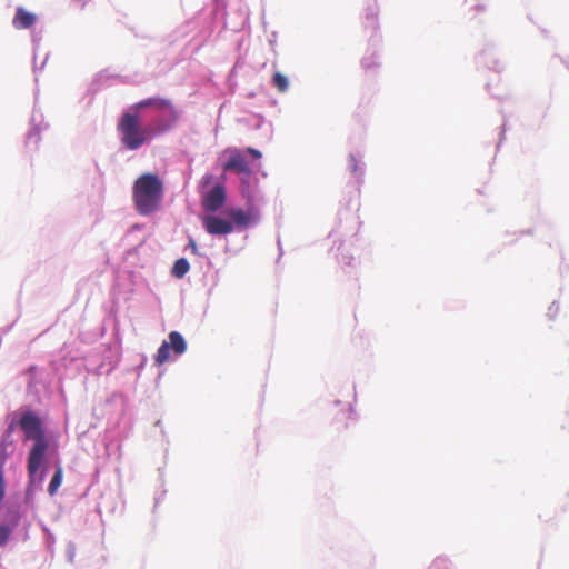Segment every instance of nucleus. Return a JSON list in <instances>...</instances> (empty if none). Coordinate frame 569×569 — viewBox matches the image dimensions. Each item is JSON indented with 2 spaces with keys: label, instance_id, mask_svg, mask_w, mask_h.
I'll list each match as a JSON object with an SVG mask.
<instances>
[{
  "label": "nucleus",
  "instance_id": "1",
  "mask_svg": "<svg viewBox=\"0 0 569 569\" xmlns=\"http://www.w3.org/2000/svg\"><path fill=\"white\" fill-rule=\"evenodd\" d=\"M163 183L154 173H143L132 187L134 208L140 216H149L160 209L163 198Z\"/></svg>",
  "mask_w": 569,
  "mask_h": 569
},
{
  "label": "nucleus",
  "instance_id": "2",
  "mask_svg": "<svg viewBox=\"0 0 569 569\" xmlns=\"http://www.w3.org/2000/svg\"><path fill=\"white\" fill-rule=\"evenodd\" d=\"M117 130L120 134L121 143L128 150H138L149 139V130L142 127L139 114L129 110L120 117Z\"/></svg>",
  "mask_w": 569,
  "mask_h": 569
},
{
  "label": "nucleus",
  "instance_id": "3",
  "mask_svg": "<svg viewBox=\"0 0 569 569\" xmlns=\"http://www.w3.org/2000/svg\"><path fill=\"white\" fill-rule=\"evenodd\" d=\"M169 342L163 341L161 343L154 356V362L157 366H162L169 360L170 348H172L173 352L177 355H182L187 350V342L180 332L171 331L169 333Z\"/></svg>",
  "mask_w": 569,
  "mask_h": 569
},
{
  "label": "nucleus",
  "instance_id": "4",
  "mask_svg": "<svg viewBox=\"0 0 569 569\" xmlns=\"http://www.w3.org/2000/svg\"><path fill=\"white\" fill-rule=\"evenodd\" d=\"M19 426L26 435V439L39 441L46 439L40 418L33 412H26L20 417Z\"/></svg>",
  "mask_w": 569,
  "mask_h": 569
},
{
  "label": "nucleus",
  "instance_id": "5",
  "mask_svg": "<svg viewBox=\"0 0 569 569\" xmlns=\"http://www.w3.org/2000/svg\"><path fill=\"white\" fill-rule=\"evenodd\" d=\"M48 447V440L43 439L34 441L32 448L30 449L27 465L30 481H33L36 473L42 465Z\"/></svg>",
  "mask_w": 569,
  "mask_h": 569
},
{
  "label": "nucleus",
  "instance_id": "6",
  "mask_svg": "<svg viewBox=\"0 0 569 569\" xmlns=\"http://www.w3.org/2000/svg\"><path fill=\"white\" fill-rule=\"evenodd\" d=\"M226 199V188L222 182H219L210 191L203 194L202 207L208 212H216L223 207Z\"/></svg>",
  "mask_w": 569,
  "mask_h": 569
},
{
  "label": "nucleus",
  "instance_id": "7",
  "mask_svg": "<svg viewBox=\"0 0 569 569\" xmlns=\"http://www.w3.org/2000/svg\"><path fill=\"white\" fill-rule=\"evenodd\" d=\"M203 227L206 231L212 236H224L233 231L232 222L217 216L204 217Z\"/></svg>",
  "mask_w": 569,
  "mask_h": 569
},
{
  "label": "nucleus",
  "instance_id": "8",
  "mask_svg": "<svg viewBox=\"0 0 569 569\" xmlns=\"http://www.w3.org/2000/svg\"><path fill=\"white\" fill-rule=\"evenodd\" d=\"M223 171L249 174L251 169L242 152L238 149L230 150V157L222 166Z\"/></svg>",
  "mask_w": 569,
  "mask_h": 569
},
{
  "label": "nucleus",
  "instance_id": "9",
  "mask_svg": "<svg viewBox=\"0 0 569 569\" xmlns=\"http://www.w3.org/2000/svg\"><path fill=\"white\" fill-rule=\"evenodd\" d=\"M146 108H154L158 110H169L172 113L176 112L173 104L170 100L164 99V98H158V97L143 99V100L137 102L136 104H133L130 109L138 113L139 110L146 109Z\"/></svg>",
  "mask_w": 569,
  "mask_h": 569
},
{
  "label": "nucleus",
  "instance_id": "10",
  "mask_svg": "<svg viewBox=\"0 0 569 569\" xmlns=\"http://www.w3.org/2000/svg\"><path fill=\"white\" fill-rule=\"evenodd\" d=\"M37 21V16L32 12L27 11L24 8L19 7L12 20V24L16 29H29Z\"/></svg>",
  "mask_w": 569,
  "mask_h": 569
},
{
  "label": "nucleus",
  "instance_id": "11",
  "mask_svg": "<svg viewBox=\"0 0 569 569\" xmlns=\"http://www.w3.org/2000/svg\"><path fill=\"white\" fill-rule=\"evenodd\" d=\"M229 217L232 219V221L240 227H247L251 220L252 217L249 212L243 211L240 208H233L228 211Z\"/></svg>",
  "mask_w": 569,
  "mask_h": 569
},
{
  "label": "nucleus",
  "instance_id": "12",
  "mask_svg": "<svg viewBox=\"0 0 569 569\" xmlns=\"http://www.w3.org/2000/svg\"><path fill=\"white\" fill-rule=\"evenodd\" d=\"M20 519L19 513H14L11 525H0V547H3L7 545V542L10 539V536L12 533L13 528L18 525Z\"/></svg>",
  "mask_w": 569,
  "mask_h": 569
},
{
  "label": "nucleus",
  "instance_id": "13",
  "mask_svg": "<svg viewBox=\"0 0 569 569\" xmlns=\"http://www.w3.org/2000/svg\"><path fill=\"white\" fill-rule=\"evenodd\" d=\"M189 269L190 264L188 260L186 258H180L174 262L171 273L173 277L181 279L187 274Z\"/></svg>",
  "mask_w": 569,
  "mask_h": 569
},
{
  "label": "nucleus",
  "instance_id": "14",
  "mask_svg": "<svg viewBox=\"0 0 569 569\" xmlns=\"http://www.w3.org/2000/svg\"><path fill=\"white\" fill-rule=\"evenodd\" d=\"M62 479L63 469L61 466H58L48 487V492L50 496H53L58 491L59 487L62 483Z\"/></svg>",
  "mask_w": 569,
  "mask_h": 569
},
{
  "label": "nucleus",
  "instance_id": "15",
  "mask_svg": "<svg viewBox=\"0 0 569 569\" xmlns=\"http://www.w3.org/2000/svg\"><path fill=\"white\" fill-rule=\"evenodd\" d=\"M272 84L281 93L286 92L289 88L288 78L279 71L273 74Z\"/></svg>",
  "mask_w": 569,
  "mask_h": 569
},
{
  "label": "nucleus",
  "instance_id": "16",
  "mask_svg": "<svg viewBox=\"0 0 569 569\" xmlns=\"http://www.w3.org/2000/svg\"><path fill=\"white\" fill-rule=\"evenodd\" d=\"M6 458H7V455L4 453L1 459V465H0V503L2 502L4 495H6L4 472H3V468H2V465L6 460Z\"/></svg>",
  "mask_w": 569,
  "mask_h": 569
},
{
  "label": "nucleus",
  "instance_id": "17",
  "mask_svg": "<svg viewBox=\"0 0 569 569\" xmlns=\"http://www.w3.org/2000/svg\"><path fill=\"white\" fill-rule=\"evenodd\" d=\"M348 166L352 173L356 174L358 172V161L353 154L349 156Z\"/></svg>",
  "mask_w": 569,
  "mask_h": 569
},
{
  "label": "nucleus",
  "instance_id": "18",
  "mask_svg": "<svg viewBox=\"0 0 569 569\" xmlns=\"http://www.w3.org/2000/svg\"><path fill=\"white\" fill-rule=\"evenodd\" d=\"M249 154H251L254 159H260L262 157L261 152L254 148H247L246 150Z\"/></svg>",
  "mask_w": 569,
  "mask_h": 569
},
{
  "label": "nucleus",
  "instance_id": "19",
  "mask_svg": "<svg viewBox=\"0 0 569 569\" xmlns=\"http://www.w3.org/2000/svg\"><path fill=\"white\" fill-rule=\"evenodd\" d=\"M212 179H213L212 174L208 173V174L203 176V178H202L203 186H208L212 181Z\"/></svg>",
  "mask_w": 569,
  "mask_h": 569
},
{
  "label": "nucleus",
  "instance_id": "20",
  "mask_svg": "<svg viewBox=\"0 0 569 569\" xmlns=\"http://www.w3.org/2000/svg\"><path fill=\"white\" fill-rule=\"evenodd\" d=\"M189 246L191 248L192 253L197 254L198 253V247H197V243H196V241L193 239L189 240Z\"/></svg>",
  "mask_w": 569,
  "mask_h": 569
},
{
  "label": "nucleus",
  "instance_id": "21",
  "mask_svg": "<svg viewBox=\"0 0 569 569\" xmlns=\"http://www.w3.org/2000/svg\"><path fill=\"white\" fill-rule=\"evenodd\" d=\"M243 196L249 200V201H253V196L248 191L246 192L244 190L242 191Z\"/></svg>",
  "mask_w": 569,
  "mask_h": 569
},
{
  "label": "nucleus",
  "instance_id": "22",
  "mask_svg": "<svg viewBox=\"0 0 569 569\" xmlns=\"http://www.w3.org/2000/svg\"><path fill=\"white\" fill-rule=\"evenodd\" d=\"M351 412H352V410H351V408H350V407L346 408V413L348 415V417H349V418H350V416H351Z\"/></svg>",
  "mask_w": 569,
  "mask_h": 569
}]
</instances>
